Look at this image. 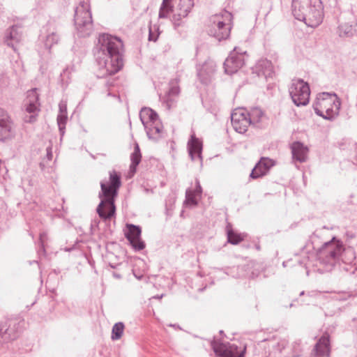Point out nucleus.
I'll return each mask as SVG.
<instances>
[{
    "mask_svg": "<svg viewBox=\"0 0 357 357\" xmlns=\"http://www.w3.org/2000/svg\"><path fill=\"white\" fill-rule=\"evenodd\" d=\"M93 51L99 76L114 75L123 68V44L119 38L108 33L100 34Z\"/></svg>",
    "mask_w": 357,
    "mask_h": 357,
    "instance_id": "nucleus-1",
    "label": "nucleus"
},
{
    "mask_svg": "<svg viewBox=\"0 0 357 357\" xmlns=\"http://www.w3.org/2000/svg\"><path fill=\"white\" fill-rule=\"evenodd\" d=\"M109 182H100L101 191L98 195L100 202L96 209L100 218L105 220H110L115 215L114 202L121 185L120 173L112 170L109 172Z\"/></svg>",
    "mask_w": 357,
    "mask_h": 357,
    "instance_id": "nucleus-2",
    "label": "nucleus"
},
{
    "mask_svg": "<svg viewBox=\"0 0 357 357\" xmlns=\"http://www.w3.org/2000/svg\"><path fill=\"white\" fill-rule=\"evenodd\" d=\"M292 14L307 26L316 28L324 19V6L321 0H292Z\"/></svg>",
    "mask_w": 357,
    "mask_h": 357,
    "instance_id": "nucleus-3",
    "label": "nucleus"
},
{
    "mask_svg": "<svg viewBox=\"0 0 357 357\" xmlns=\"http://www.w3.org/2000/svg\"><path fill=\"white\" fill-rule=\"evenodd\" d=\"M348 255V263L351 262L354 259V253L350 248L344 249L342 243L333 237L331 241L325 242L319 249L317 256L319 259L325 264L333 265L336 260L341 258L344 260V256Z\"/></svg>",
    "mask_w": 357,
    "mask_h": 357,
    "instance_id": "nucleus-4",
    "label": "nucleus"
},
{
    "mask_svg": "<svg viewBox=\"0 0 357 357\" xmlns=\"http://www.w3.org/2000/svg\"><path fill=\"white\" fill-rule=\"evenodd\" d=\"M341 102L335 93H323L313 104L314 112L325 119L333 120L338 114Z\"/></svg>",
    "mask_w": 357,
    "mask_h": 357,
    "instance_id": "nucleus-5",
    "label": "nucleus"
},
{
    "mask_svg": "<svg viewBox=\"0 0 357 357\" xmlns=\"http://www.w3.org/2000/svg\"><path fill=\"white\" fill-rule=\"evenodd\" d=\"M74 22L80 37L89 36L93 30V20L89 1H80L75 9Z\"/></svg>",
    "mask_w": 357,
    "mask_h": 357,
    "instance_id": "nucleus-6",
    "label": "nucleus"
},
{
    "mask_svg": "<svg viewBox=\"0 0 357 357\" xmlns=\"http://www.w3.org/2000/svg\"><path fill=\"white\" fill-rule=\"evenodd\" d=\"M231 19V13L225 10L222 15H215L211 20V24L208 29L209 36L215 38L217 40L221 41L228 38L230 35L231 26L226 21L229 22Z\"/></svg>",
    "mask_w": 357,
    "mask_h": 357,
    "instance_id": "nucleus-7",
    "label": "nucleus"
},
{
    "mask_svg": "<svg viewBox=\"0 0 357 357\" xmlns=\"http://www.w3.org/2000/svg\"><path fill=\"white\" fill-rule=\"evenodd\" d=\"M289 92L293 102L296 106H305L308 104L310 89L308 83L304 82L303 79H292Z\"/></svg>",
    "mask_w": 357,
    "mask_h": 357,
    "instance_id": "nucleus-8",
    "label": "nucleus"
},
{
    "mask_svg": "<svg viewBox=\"0 0 357 357\" xmlns=\"http://www.w3.org/2000/svg\"><path fill=\"white\" fill-rule=\"evenodd\" d=\"M211 346L219 357H244L246 351L245 345L238 347L235 344H224L215 339L211 341Z\"/></svg>",
    "mask_w": 357,
    "mask_h": 357,
    "instance_id": "nucleus-9",
    "label": "nucleus"
},
{
    "mask_svg": "<svg viewBox=\"0 0 357 357\" xmlns=\"http://www.w3.org/2000/svg\"><path fill=\"white\" fill-rule=\"evenodd\" d=\"M125 236L136 251L142 250L145 248V243L141 238L142 229L139 226L133 224H126Z\"/></svg>",
    "mask_w": 357,
    "mask_h": 357,
    "instance_id": "nucleus-10",
    "label": "nucleus"
},
{
    "mask_svg": "<svg viewBox=\"0 0 357 357\" xmlns=\"http://www.w3.org/2000/svg\"><path fill=\"white\" fill-rule=\"evenodd\" d=\"M20 323L16 320H6L0 322V337L3 342H9L15 340L21 331L19 328Z\"/></svg>",
    "mask_w": 357,
    "mask_h": 357,
    "instance_id": "nucleus-11",
    "label": "nucleus"
},
{
    "mask_svg": "<svg viewBox=\"0 0 357 357\" xmlns=\"http://www.w3.org/2000/svg\"><path fill=\"white\" fill-rule=\"evenodd\" d=\"M14 136L13 122L8 112L0 108V141L6 142Z\"/></svg>",
    "mask_w": 357,
    "mask_h": 357,
    "instance_id": "nucleus-12",
    "label": "nucleus"
},
{
    "mask_svg": "<svg viewBox=\"0 0 357 357\" xmlns=\"http://www.w3.org/2000/svg\"><path fill=\"white\" fill-rule=\"evenodd\" d=\"M194 4V0H179L172 17L175 29L181 24L182 19L188 15Z\"/></svg>",
    "mask_w": 357,
    "mask_h": 357,
    "instance_id": "nucleus-13",
    "label": "nucleus"
},
{
    "mask_svg": "<svg viewBox=\"0 0 357 357\" xmlns=\"http://www.w3.org/2000/svg\"><path fill=\"white\" fill-rule=\"evenodd\" d=\"M244 63L243 54L236 52L235 48L224 62L225 71L227 74L232 75L236 73Z\"/></svg>",
    "mask_w": 357,
    "mask_h": 357,
    "instance_id": "nucleus-14",
    "label": "nucleus"
},
{
    "mask_svg": "<svg viewBox=\"0 0 357 357\" xmlns=\"http://www.w3.org/2000/svg\"><path fill=\"white\" fill-rule=\"evenodd\" d=\"M231 120L234 129L239 133L245 132L251 125L246 116V110L243 109H235L231 115Z\"/></svg>",
    "mask_w": 357,
    "mask_h": 357,
    "instance_id": "nucleus-15",
    "label": "nucleus"
},
{
    "mask_svg": "<svg viewBox=\"0 0 357 357\" xmlns=\"http://www.w3.org/2000/svg\"><path fill=\"white\" fill-rule=\"evenodd\" d=\"M275 162L273 160L268 158H261V160L255 165L252 169L250 178L252 179H257L265 176L273 167Z\"/></svg>",
    "mask_w": 357,
    "mask_h": 357,
    "instance_id": "nucleus-16",
    "label": "nucleus"
},
{
    "mask_svg": "<svg viewBox=\"0 0 357 357\" xmlns=\"http://www.w3.org/2000/svg\"><path fill=\"white\" fill-rule=\"evenodd\" d=\"M331 353L330 335L324 333L317 341L312 350L314 357H329Z\"/></svg>",
    "mask_w": 357,
    "mask_h": 357,
    "instance_id": "nucleus-17",
    "label": "nucleus"
},
{
    "mask_svg": "<svg viewBox=\"0 0 357 357\" xmlns=\"http://www.w3.org/2000/svg\"><path fill=\"white\" fill-rule=\"evenodd\" d=\"M216 70V65L214 61L208 60L204 62L202 68L198 70V76L203 84H207Z\"/></svg>",
    "mask_w": 357,
    "mask_h": 357,
    "instance_id": "nucleus-18",
    "label": "nucleus"
},
{
    "mask_svg": "<svg viewBox=\"0 0 357 357\" xmlns=\"http://www.w3.org/2000/svg\"><path fill=\"white\" fill-rule=\"evenodd\" d=\"M188 149L192 160H195L196 157L202 160V142L195 135H191V138L188 142Z\"/></svg>",
    "mask_w": 357,
    "mask_h": 357,
    "instance_id": "nucleus-19",
    "label": "nucleus"
},
{
    "mask_svg": "<svg viewBox=\"0 0 357 357\" xmlns=\"http://www.w3.org/2000/svg\"><path fill=\"white\" fill-rule=\"evenodd\" d=\"M292 157L294 160L304 162L307 158L308 149L300 142H295L292 144L291 146Z\"/></svg>",
    "mask_w": 357,
    "mask_h": 357,
    "instance_id": "nucleus-20",
    "label": "nucleus"
},
{
    "mask_svg": "<svg viewBox=\"0 0 357 357\" xmlns=\"http://www.w3.org/2000/svg\"><path fill=\"white\" fill-rule=\"evenodd\" d=\"M18 29L19 27L17 26H11L10 29L7 31L5 36L6 44L11 47L14 51H16L15 45L22 39V33Z\"/></svg>",
    "mask_w": 357,
    "mask_h": 357,
    "instance_id": "nucleus-21",
    "label": "nucleus"
},
{
    "mask_svg": "<svg viewBox=\"0 0 357 357\" xmlns=\"http://www.w3.org/2000/svg\"><path fill=\"white\" fill-rule=\"evenodd\" d=\"M255 71L259 77H264L266 79L272 77L274 73L271 62L266 59L259 61Z\"/></svg>",
    "mask_w": 357,
    "mask_h": 357,
    "instance_id": "nucleus-22",
    "label": "nucleus"
},
{
    "mask_svg": "<svg viewBox=\"0 0 357 357\" xmlns=\"http://www.w3.org/2000/svg\"><path fill=\"white\" fill-rule=\"evenodd\" d=\"M139 117L142 123L146 128L148 123L154 124L158 119V114L151 108H142L139 113Z\"/></svg>",
    "mask_w": 357,
    "mask_h": 357,
    "instance_id": "nucleus-23",
    "label": "nucleus"
},
{
    "mask_svg": "<svg viewBox=\"0 0 357 357\" xmlns=\"http://www.w3.org/2000/svg\"><path fill=\"white\" fill-rule=\"evenodd\" d=\"M36 89H34L28 93V100L26 107V111L29 114H35L38 111V95L36 93Z\"/></svg>",
    "mask_w": 357,
    "mask_h": 357,
    "instance_id": "nucleus-24",
    "label": "nucleus"
},
{
    "mask_svg": "<svg viewBox=\"0 0 357 357\" xmlns=\"http://www.w3.org/2000/svg\"><path fill=\"white\" fill-rule=\"evenodd\" d=\"M47 26L49 27V33L46 36L45 45L47 48L50 49L53 45L58 43L59 37L57 35L56 31H55L54 22L49 21Z\"/></svg>",
    "mask_w": 357,
    "mask_h": 357,
    "instance_id": "nucleus-25",
    "label": "nucleus"
},
{
    "mask_svg": "<svg viewBox=\"0 0 357 357\" xmlns=\"http://www.w3.org/2000/svg\"><path fill=\"white\" fill-rule=\"evenodd\" d=\"M142 155L138 144H135L134 151L130 155L131 164L130 166V173L134 174L137 171V167L141 162Z\"/></svg>",
    "mask_w": 357,
    "mask_h": 357,
    "instance_id": "nucleus-26",
    "label": "nucleus"
},
{
    "mask_svg": "<svg viewBox=\"0 0 357 357\" xmlns=\"http://www.w3.org/2000/svg\"><path fill=\"white\" fill-rule=\"evenodd\" d=\"M180 93V89L176 84L172 83L167 94L164 98L167 106L170 108L175 102V97Z\"/></svg>",
    "mask_w": 357,
    "mask_h": 357,
    "instance_id": "nucleus-27",
    "label": "nucleus"
},
{
    "mask_svg": "<svg viewBox=\"0 0 357 357\" xmlns=\"http://www.w3.org/2000/svg\"><path fill=\"white\" fill-rule=\"evenodd\" d=\"M146 134L149 139H153L154 141H157L160 137L161 132V126L156 124L151 123L149 126H146Z\"/></svg>",
    "mask_w": 357,
    "mask_h": 357,
    "instance_id": "nucleus-28",
    "label": "nucleus"
},
{
    "mask_svg": "<svg viewBox=\"0 0 357 357\" xmlns=\"http://www.w3.org/2000/svg\"><path fill=\"white\" fill-rule=\"evenodd\" d=\"M264 113L262 110L258 107H254L250 112L246 111V116L250 121L251 125H255L259 123L263 116Z\"/></svg>",
    "mask_w": 357,
    "mask_h": 357,
    "instance_id": "nucleus-29",
    "label": "nucleus"
},
{
    "mask_svg": "<svg viewBox=\"0 0 357 357\" xmlns=\"http://www.w3.org/2000/svg\"><path fill=\"white\" fill-rule=\"evenodd\" d=\"M354 29L351 24L348 23L341 24L338 26L337 34L341 38L351 37L354 34Z\"/></svg>",
    "mask_w": 357,
    "mask_h": 357,
    "instance_id": "nucleus-30",
    "label": "nucleus"
},
{
    "mask_svg": "<svg viewBox=\"0 0 357 357\" xmlns=\"http://www.w3.org/2000/svg\"><path fill=\"white\" fill-rule=\"evenodd\" d=\"M123 330L124 324L122 322L116 323L112 327V339L113 340H119L123 335Z\"/></svg>",
    "mask_w": 357,
    "mask_h": 357,
    "instance_id": "nucleus-31",
    "label": "nucleus"
},
{
    "mask_svg": "<svg viewBox=\"0 0 357 357\" xmlns=\"http://www.w3.org/2000/svg\"><path fill=\"white\" fill-rule=\"evenodd\" d=\"M68 116L66 114H59L57 116V124L60 135L62 137L65 133L66 124L67 123Z\"/></svg>",
    "mask_w": 357,
    "mask_h": 357,
    "instance_id": "nucleus-32",
    "label": "nucleus"
},
{
    "mask_svg": "<svg viewBox=\"0 0 357 357\" xmlns=\"http://www.w3.org/2000/svg\"><path fill=\"white\" fill-rule=\"evenodd\" d=\"M227 239L228 242L233 245H237L243 240L240 234H236L233 231H227Z\"/></svg>",
    "mask_w": 357,
    "mask_h": 357,
    "instance_id": "nucleus-33",
    "label": "nucleus"
},
{
    "mask_svg": "<svg viewBox=\"0 0 357 357\" xmlns=\"http://www.w3.org/2000/svg\"><path fill=\"white\" fill-rule=\"evenodd\" d=\"M174 6H170L169 8L167 5L162 3L160 8L159 11V17L160 18H167L169 16V14L171 12H174Z\"/></svg>",
    "mask_w": 357,
    "mask_h": 357,
    "instance_id": "nucleus-34",
    "label": "nucleus"
},
{
    "mask_svg": "<svg viewBox=\"0 0 357 357\" xmlns=\"http://www.w3.org/2000/svg\"><path fill=\"white\" fill-rule=\"evenodd\" d=\"M185 202L192 206L197 205V201L195 199V194L191 190H186Z\"/></svg>",
    "mask_w": 357,
    "mask_h": 357,
    "instance_id": "nucleus-35",
    "label": "nucleus"
},
{
    "mask_svg": "<svg viewBox=\"0 0 357 357\" xmlns=\"http://www.w3.org/2000/svg\"><path fill=\"white\" fill-rule=\"evenodd\" d=\"M158 29L159 28L156 25L149 26V40L153 42L157 40L160 34Z\"/></svg>",
    "mask_w": 357,
    "mask_h": 357,
    "instance_id": "nucleus-36",
    "label": "nucleus"
},
{
    "mask_svg": "<svg viewBox=\"0 0 357 357\" xmlns=\"http://www.w3.org/2000/svg\"><path fill=\"white\" fill-rule=\"evenodd\" d=\"M24 121L26 123H33L36 121V117L35 114H30L29 115H26L24 118Z\"/></svg>",
    "mask_w": 357,
    "mask_h": 357,
    "instance_id": "nucleus-37",
    "label": "nucleus"
},
{
    "mask_svg": "<svg viewBox=\"0 0 357 357\" xmlns=\"http://www.w3.org/2000/svg\"><path fill=\"white\" fill-rule=\"evenodd\" d=\"M193 192L195 194V195H201L202 192V187L200 185V183L199 182V181H197V185H196V188L195 190L193 191Z\"/></svg>",
    "mask_w": 357,
    "mask_h": 357,
    "instance_id": "nucleus-38",
    "label": "nucleus"
},
{
    "mask_svg": "<svg viewBox=\"0 0 357 357\" xmlns=\"http://www.w3.org/2000/svg\"><path fill=\"white\" fill-rule=\"evenodd\" d=\"M59 114H67V107L65 104L60 103L59 104Z\"/></svg>",
    "mask_w": 357,
    "mask_h": 357,
    "instance_id": "nucleus-39",
    "label": "nucleus"
},
{
    "mask_svg": "<svg viewBox=\"0 0 357 357\" xmlns=\"http://www.w3.org/2000/svg\"><path fill=\"white\" fill-rule=\"evenodd\" d=\"M172 0H163L162 3L166 4L169 8H170V6H173L172 4Z\"/></svg>",
    "mask_w": 357,
    "mask_h": 357,
    "instance_id": "nucleus-40",
    "label": "nucleus"
},
{
    "mask_svg": "<svg viewBox=\"0 0 357 357\" xmlns=\"http://www.w3.org/2000/svg\"><path fill=\"white\" fill-rule=\"evenodd\" d=\"M45 237V234H40V241L42 244V247H43V238Z\"/></svg>",
    "mask_w": 357,
    "mask_h": 357,
    "instance_id": "nucleus-41",
    "label": "nucleus"
},
{
    "mask_svg": "<svg viewBox=\"0 0 357 357\" xmlns=\"http://www.w3.org/2000/svg\"><path fill=\"white\" fill-rule=\"evenodd\" d=\"M304 294H305V291H301V292L300 293V295H301V296H302V295H303Z\"/></svg>",
    "mask_w": 357,
    "mask_h": 357,
    "instance_id": "nucleus-42",
    "label": "nucleus"
},
{
    "mask_svg": "<svg viewBox=\"0 0 357 357\" xmlns=\"http://www.w3.org/2000/svg\"><path fill=\"white\" fill-rule=\"evenodd\" d=\"M256 248H257V250H259V249H260L259 245H256Z\"/></svg>",
    "mask_w": 357,
    "mask_h": 357,
    "instance_id": "nucleus-43",
    "label": "nucleus"
},
{
    "mask_svg": "<svg viewBox=\"0 0 357 357\" xmlns=\"http://www.w3.org/2000/svg\"><path fill=\"white\" fill-rule=\"evenodd\" d=\"M110 266H111V267H112V268H116V266H113V265H110Z\"/></svg>",
    "mask_w": 357,
    "mask_h": 357,
    "instance_id": "nucleus-44",
    "label": "nucleus"
},
{
    "mask_svg": "<svg viewBox=\"0 0 357 357\" xmlns=\"http://www.w3.org/2000/svg\"><path fill=\"white\" fill-rule=\"evenodd\" d=\"M114 276H116V277H117V278H120V276H119V275H116V274H114Z\"/></svg>",
    "mask_w": 357,
    "mask_h": 357,
    "instance_id": "nucleus-45",
    "label": "nucleus"
},
{
    "mask_svg": "<svg viewBox=\"0 0 357 357\" xmlns=\"http://www.w3.org/2000/svg\"><path fill=\"white\" fill-rule=\"evenodd\" d=\"M220 334H223V331H220Z\"/></svg>",
    "mask_w": 357,
    "mask_h": 357,
    "instance_id": "nucleus-46",
    "label": "nucleus"
}]
</instances>
